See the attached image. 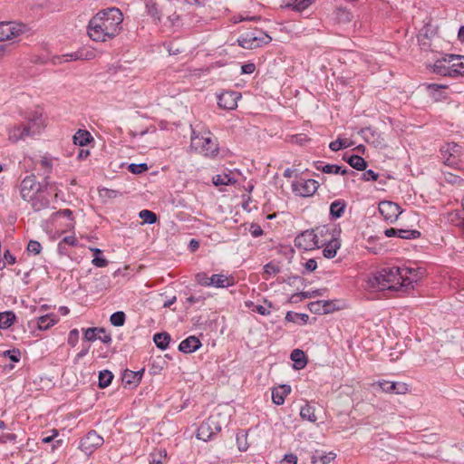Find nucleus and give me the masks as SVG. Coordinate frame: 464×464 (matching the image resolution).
Instances as JSON below:
<instances>
[{"label": "nucleus", "instance_id": "f257e3e1", "mask_svg": "<svg viewBox=\"0 0 464 464\" xmlns=\"http://www.w3.org/2000/svg\"><path fill=\"white\" fill-rule=\"evenodd\" d=\"M123 14L117 7L99 11L87 25L90 38L96 42H106L116 37L122 29Z\"/></svg>", "mask_w": 464, "mask_h": 464}, {"label": "nucleus", "instance_id": "f03ea898", "mask_svg": "<svg viewBox=\"0 0 464 464\" xmlns=\"http://www.w3.org/2000/svg\"><path fill=\"white\" fill-rule=\"evenodd\" d=\"M411 271L400 266L384 267L377 271L368 279L370 287L379 291H399L403 288L405 276Z\"/></svg>", "mask_w": 464, "mask_h": 464}, {"label": "nucleus", "instance_id": "7ed1b4c3", "mask_svg": "<svg viewBox=\"0 0 464 464\" xmlns=\"http://www.w3.org/2000/svg\"><path fill=\"white\" fill-rule=\"evenodd\" d=\"M190 147L198 153L210 159L215 158L219 151L218 140L216 138L211 137V133L209 131L199 135L196 134L193 130L191 134Z\"/></svg>", "mask_w": 464, "mask_h": 464}, {"label": "nucleus", "instance_id": "20e7f679", "mask_svg": "<svg viewBox=\"0 0 464 464\" xmlns=\"http://www.w3.org/2000/svg\"><path fill=\"white\" fill-rule=\"evenodd\" d=\"M51 187L52 184L48 180V176H45L44 182L40 183L36 180L35 175L31 174L24 178L21 181L20 195L24 200L30 201L41 190L44 188L48 189V188Z\"/></svg>", "mask_w": 464, "mask_h": 464}, {"label": "nucleus", "instance_id": "39448f33", "mask_svg": "<svg viewBox=\"0 0 464 464\" xmlns=\"http://www.w3.org/2000/svg\"><path fill=\"white\" fill-rule=\"evenodd\" d=\"M271 37L256 28L242 34L238 39V44L245 49H255L267 44L271 41Z\"/></svg>", "mask_w": 464, "mask_h": 464}, {"label": "nucleus", "instance_id": "423d86ee", "mask_svg": "<svg viewBox=\"0 0 464 464\" xmlns=\"http://www.w3.org/2000/svg\"><path fill=\"white\" fill-rule=\"evenodd\" d=\"M146 9L154 21L160 22L162 16L173 11V3L170 0H149Z\"/></svg>", "mask_w": 464, "mask_h": 464}, {"label": "nucleus", "instance_id": "0eeeda50", "mask_svg": "<svg viewBox=\"0 0 464 464\" xmlns=\"http://www.w3.org/2000/svg\"><path fill=\"white\" fill-rule=\"evenodd\" d=\"M221 429V425L217 420V417L212 415L198 428L197 437L198 440L208 441L211 440L213 435L219 432Z\"/></svg>", "mask_w": 464, "mask_h": 464}, {"label": "nucleus", "instance_id": "6e6552de", "mask_svg": "<svg viewBox=\"0 0 464 464\" xmlns=\"http://www.w3.org/2000/svg\"><path fill=\"white\" fill-rule=\"evenodd\" d=\"M295 246L305 251L319 248L318 235L314 233V230H305L295 237Z\"/></svg>", "mask_w": 464, "mask_h": 464}, {"label": "nucleus", "instance_id": "1a4fd4ad", "mask_svg": "<svg viewBox=\"0 0 464 464\" xmlns=\"http://www.w3.org/2000/svg\"><path fill=\"white\" fill-rule=\"evenodd\" d=\"M103 438L100 436L95 430L89 431L80 440V450L84 452L86 456L91 455L97 448L103 444Z\"/></svg>", "mask_w": 464, "mask_h": 464}, {"label": "nucleus", "instance_id": "9d476101", "mask_svg": "<svg viewBox=\"0 0 464 464\" xmlns=\"http://www.w3.org/2000/svg\"><path fill=\"white\" fill-rule=\"evenodd\" d=\"M25 24L14 22H0V42L17 37L25 30Z\"/></svg>", "mask_w": 464, "mask_h": 464}, {"label": "nucleus", "instance_id": "9b49d317", "mask_svg": "<svg viewBox=\"0 0 464 464\" xmlns=\"http://www.w3.org/2000/svg\"><path fill=\"white\" fill-rule=\"evenodd\" d=\"M318 187L319 184L314 179H300L292 184L293 191L295 195L300 197L313 196L316 192Z\"/></svg>", "mask_w": 464, "mask_h": 464}, {"label": "nucleus", "instance_id": "f8f14e48", "mask_svg": "<svg viewBox=\"0 0 464 464\" xmlns=\"http://www.w3.org/2000/svg\"><path fill=\"white\" fill-rule=\"evenodd\" d=\"M379 212L385 220L394 223L402 211L398 204L392 201H382L379 204Z\"/></svg>", "mask_w": 464, "mask_h": 464}, {"label": "nucleus", "instance_id": "ddd939ff", "mask_svg": "<svg viewBox=\"0 0 464 464\" xmlns=\"http://www.w3.org/2000/svg\"><path fill=\"white\" fill-rule=\"evenodd\" d=\"M240 97L241 94L237 92H224L218 97V104L222 109L234 110L237 107V101Z\"/></svg>", "mask_w": 464, "mask_h": 464}, {"label": "nucleus", "instance_id": "4468645a", "mask_svg": "<svg viewBox=\"0 0 464 464\" xmlns=\"http://www.w3.org/2000/svg\"><path fill=\"white\" fill-rule=\"evenodd\" d=\"M43 121L41 119V114L34 119L30 120L26 125H21L17 128L19 131V138L24 139L27 136H34L40 132L42 128Z\"/></svg>", "mask_w": 464, "mask_h": 464}, {"label": "nucleus", "instance_id": "2eb2a0df", "mask_svg": "<svg viewBox=\"0 0 464 464\" xmlns=\"http://www.w3.org/2000/svg\"><path fill=\"white\" fill-rule=\"evenodd\" d=\"M378 386L382 392L395 394H405L409 391V386L405 382L380 381Z\"/></svg>", "mask_w": 464, "mask_h": 464}, {"label": "nucleus", "instance_id": "dca6fc26", "mask_svg": "<svg viewBox=\"0 0 464 464\" xmlns=\"http://www.w3.org/2000/svg\"><path fill=\"white\" fill-rule=\"evenodd\" d=\"M384 235L388 237H397L403 239H416L420 237V232L414 229L387 228Z\"/></svg>", "mask_w": 464, "mask_h": 464}, {"label": "nucleus", "instance_id": "f3484780", "mask_svg": "<svg viewBox=\"0 0 464 464\" xmlns=\"http://www.w3.org/2000/svg\"><path fill=\"white\" fill-rule=\"evenodd\" d=\"M47 189L44 188L38 194H36L34 198H32L29 202H31L32 208L35 211H41L43 209H46L50 207V199L46 195Z\"/></svg>", "mask_w": 464, "mask_h": 464}, {"label": "nucleus", "instance_id": "a211bd4d", "mask_svg": "<svg viewBox=\"0 0 464 464\" xmlns=\"http://www.w3.org/2000/svg\"><path fill=\"white\" fill-rule=\"evenodd\" d=\"M324 246L323 255L326 258H334L336 256L337 250L341 246V243L338 237L334 234L332 235V238L327 243L320 242V247Z\"/></svg>", "mask_w": 464, "mask_h": 464}, {"label": "nucleus", "instance_id": "6ab92c4d", "mask_svg": "<svg viewBox=\"0 0 464 464\" xmlns=\"http://www.w3.org/2000/svg\"><path fill=\"white\" fill-rule=\"evenodd\" d=\"M235 284L233 276H227L223 274H214L209 277V286L216 288H225Z\"/></svg>", "mask_w": 464, "mask_h": 464}, {"label": "nucleus", "instance_id": "aec40b11", "mask_svg": "<svg viewBox=\"0 0 464 464\" xmlns=\"http://www.w3.org/2000/svg\"><path fill=\"white\" fill-rule=\"evenodd\" d=\"M448 64H451L453 77L464 75V56L447 54Z\"/></svg>", "mask_w": 464, "mask_h": 464}, {"label": "nucleus", "instance_id": "412c9836", "mask_svg": "<svg viewBox=\"0 0 464 464\" xmlns=\"http://www.w3.org/2000/svg\"><path fill=\"white\" fill-rule=\"evenodd\" d=\"M433 72L442 75L453 77L451 64H448L447 54L441 59H438L432 66Z\"/></svg>", "mask_w": 464, "mask_h": 464}, {"label": "nucleus", "instance_id": "4be33fe9", "mask_svg": "<svg viewBox=\"0 0 464 464\" xmlns=\"http://www.w3.org/2000/svg\"><path fill=\"white\" fill-rule=\"evenodd\" d=\"M201 346L199 339L194 335L188 336L183 340L179 345V350L184 353H191Z\"/></svg>", "mask_w": 464, "mask_h": 464}, {"label": "nucleus", "instance_id": "5701e85b", "mask_svg": "<svg viewBox=\"0 0 464 464\" xmlns=\"http://www.w3.org/2000/svg\"><path fill=\"white\" fill-rule=\"evenodd\" d=\"M143 373L144 369L136 372L126 369L122 373V382L125 383V385H133L136 387L140 382Z\"/></svg>", "mask_w": 464, "mask_h": 464}, {"label": "nucleus", "instance_id": "b1692460", "mask_svg": "<svg viewBox=\"0 0 464 464\" xmlns=\"http://www.w3.org/2000/svg\"><path fill=\"white\" fill-rule=\"evenodd\" d=\"M343 160L356 170H365L368 166L367 161L359 155L344 153Z\"/></svg>", "mask_w": 464, "mask_h": 464}, {"label": "nucleus", "instance_id": "393cba45", "mask_svg": "<svg viewBox=\"0 0 464 464\" xmlns=\"http://www.w3.org/2000/svg\"><path fill=\"white\" fill-rule=\"evenodd\" d=\"M291 392V387L287 384L280 385L272 391V401L276 405H282L285 398Z\"/></svg>", "mask_w": 464, "mask_h": 464}, {"label": "nucleus", "instance_id": "a878e982", "mask_svg": "<svg viewBox=\"0 0 464 464\" xmlns=\"http://www.w3.org/2000/svg\"><path fill=\"white\" fill-rule=\"evenodd\" d=\"M290 358L295 363V368L297 370L304 369L307 364L306 356L304 353L300 349L293 350Z\"/></svg>", "mask_w": 464, "mask_h": 464}, {"label": "nucleus", "instance_id": "bb28decb", "mask_svg": "<svg viewBox=\"0 0 464 464\" xmlns=\"http://www.w3.org/2000/svg\"><path fill=\"white\" fill-rule=\"evenodd\" d=\"M346 208V202L343 199H337L331 203L330 205V216L332 218H341L344 210Z\"/></svg>", "mask_w": 464, "mask_h": 464}, {"label": "nucleus", "instance_id": "cd10ccee", "mask_svg": "<svg viewBox=\"0 0 464 464\" xmlns=\"http://www.w3.org/2000/svg\"><path fill=\"white\" fill-rule=\"evenodd\" d=\"M92 137L88 130H79L73 135V143L80 147H84L92 140Z\"/></svg>", "mask_w": 464, "mask_h": 464}, {"label": "nucleus", "instance_id": "c85d7f7f", "mask_svg": "<svg viewBox=\"0 0 464 464\" xmlns=\"http://www.w3.org/2000/svg\"><path fill=\"white\" fill-rule=\"evenodd\" d=\"M300 417L302 420H308L312 423H314L317 420V417L315 415V409L308 402L301 407Z\"/></svg>", "mask_w": 464, "mask_h": 464}, {"label": "nucleus", "instance_id": "c756f323", "mask_svg": "<svg viewBox=\"0 0 464 464\" xmlns=\"http://www.w3.org/2000/svg\"><path fill=\"white\" fill-rule=\"evenodd\" d=\"M58 436V431L56 430H53V434L50 436H45L41 439V442L44 444H48L50 446V451L53 452L55 450L60 448L63 445V440H55Z\"/></svg>", "mask_w": 464, "mask_h": 464}, {"label": "nucleus", "instance_id": "7c9ffc66", "mask_svg": "<svg viewBox=\"0 0 464 464\" xmlns=\"http://www.w3.org/2000/svg\"><path fill=\"white\" fill-rule=\"evenodd\" d=\"M86 59L83 51H76L73 53H66L62 56H56L53 58V63H62L64 62L77 61Z\"/></svg>", "mask_w": 464, "mask_h": 464}, {"label": "nucleus", "instance_id": "2f4dec72", "mask_svg": "<svg viewBox=\"0 0 464 464\" xmlns=\"http://www.w3.org/2000/svg\"><path fill=\"white\" fill-rule=\"evenodd\" d=\"M170 339L171 338L169 334L166 332L157 333L153 336V341L156 346L162 351L166 350L169 347Z\"/></svg>", "mask_w": 464, "mask_h": 464}, {"label": "nucleus", "instance_id": "473e14b6", "mask_svg": "<svg viewBox=\"0 0 464 464\" xmlns=\"http://www.w3.org/2000/svg\"><path fill=\"white\" fill-rule=\"evenodd\" d=\"M16 316L13 311L0 313V329L9 328L15 321Z\"/></svg>", "mask_w": 464, "mask_h": 464}, {"label": "nucleus", "instance_id": "72a5a7b5", "mask_svg": "<svg viewBox=\"0 0 464 464\" xmlns=\"http://www.w3.org/2000/svg\"><path fill=\"white\" fill-rule=\"evenodd\" d=\"M57 320L53 314H46L38 318V328L40 330H47L56 324Z\"/></svg>", "mask_w": 464, "mask_h": 464}, {"label": "nucleus", "instance_id": "f704fd0d", "mask_svg": "<svg viewBox=\"0 0 464 464\" xmlns=\"http://www.w3.org/2000/svg\"><path fill=\"white\" fill-rule=\"evenodd\" d=\"M113 377L114 376L111 371H109V370L101 371L99 372L98 386L101 389H104V388L108 387L111 383Z\"/></svg>", "mask_w": 464, "mask_h": 464}, {"label": "nucleus", "instance_id": "c9c22d12", "mask_svg": "<svg viewBox=\"0 0 464 464\" xmlns=\"http://www.w3.org/2000/svg\"><path fill=\"white\" fill-rule=\"evenodd\" d=\"M291 3H287L286 6L291 7L293 10L302 12L310 6L315 0H291Z\"/></svg>", "mask_w": 464, "mask_h": 464}, {"label": "nucleus", "instance_id": "e433bc0d", "mask_svg": "<svg viewBox=\"0 0 464 464\" xmlns=\"http://www.w3.org/2000/svg\"><path fill=\"white\" fill-rule=\"evenodd\" d=\"M285 319V321L292 323H297L298 320H300L302 324H304L308 322L309 316L306 314H299L289 311L286 313Z\"/></svg>", "mask_w": 464, "mask_h": 464}, {"label": "nucleus", "instance_id": "4c0bfd02", "mask_svg": "<svg viewBox=\"0 0 464 464\" xmlns=\"http://www.w3.org/2000/svg\"><path fill=\"white\" fill-rule=\"evenodd\" d=\"M335 13L339 23H349L353 19L352 13L345 7H338Z\"/></svg>", "mask_w": 464, "mask_h": 464}, {"label": "nucleus", "instance_id": "58836bf2", "mask_svg": "<svg viewBox=\"0 0 464 464\" xmlns=\"http://www.w3.org/2000/svg\"><path fill=\"white\" fill-rule=\"evenodd\" d=\"M126 321V315L122 311H117L113 313L110 317V322L113 326H122Z\"/></svg>", "mask_w": 464, "mask_h": 464}, {"label": "nucleus", "instance_id": "ea45409f", "mask_svg": "<svg viewBox=\"0 0 464 464\" xmlns=\"http://www.w3.org/2000/svg\"><path fill=\"white\" fill-rule=\"evenodd\" d=\"M98 334H104V329L98 327L88 328L84 331L83 338L86 341L94 342L97 340Z\"/></svg>", "mask_w": 464, "mask_h": 464}, {"label": "nucleus", "instance_id": "a19ab883", "mask_svg": "<svg viewBox=\"0 0 464 464\" xmlns=\"http://www.w3.org/2000/svg\"><path fill=\"white\" fill-rule=\"evenodd\" d=\"M234 183H236V179H234L227 174L216 175L215 177H213V184L215 186L229 185Z\"/></svg>", "mask_w": 464, "mask_h": 464}, {"label": "nucleus", "instance_id": "79ce46f5", "mask_svg": "<svg viewBox=\"0 0 464 464\" xmlns=\"http://www.w3.org/2000/svg\"><path fill=\"white\" fill-rule=\"evenodd\" d=\"M352 145V143L347 139H340L338 138L336 140L332 141L329 144V148L333 151H338L342 149L348 148Z\"/></svg>", "mask_w": 464, "mask_h": 464}, {"label": "nucleus", "instance_id": "37998d69", "mask_svg": "<svg viewBox=\"0 0 464 464\" xmlns=\"http://www.w3.org/2000/svg\"><path fill=\"white\" fill-rule=\"evenodd\" d=\"M139 217L147 224H154L158 220L157 215L149 209L140 211Z\"/></svg>", "mask_w": 464, "mask_h": 464}, {"label": "nucleus", "instance_id": "c03bdc74", "mask_svg": "<svg viewBox=\"0 0 464 464\" xmlns=\"http://www.w3.org/2000/svg\"><path fill=\"white\" fill-rule=\"evenodd\" d=\"M401 268L408 269L411 272L407 273V276H405V283L403 284V287H408L413 282H417L419 279L418 271L415 268H411L407 266H402Z\"/></svg>", "mask_w": 464, "mask_h": 464}, {"label": "nucleus", "instance_id": "a18cd8bd", "mask_svg": "<svg viewBox=\"0 0 464 464\" xmlns=\"http://www.w3.org/2000/svg\"><path fill=\"white\" fill-rule=\"evenodd\" d=\"M53 217H65L69 220V224L67 227L70 228L74 227V220L72 217V211L69 208L60 209L59 211H56L53 214Z\"/></svg>", "mask_w": 464, "mask_h": 464}, {"label": "nucleus", "instance_id": "49530a36", "mask_svg": "<svg viewBox=\"0 0 464 464\" xmlns=\"http://www.w3.org/2000/svg\"><path fill=\"white\" fill-rule=\"evenodd\" d=\"M427 89L430 92V95L436 100L440 99V93L442 89H445V85L436 84V83H430L427 85Z\"/></svg>", "mask_w": 464, "mask_h": 464}, {"label": "nucleus", "instance_id": "de8ad7c7", "mask_svg": "<svg viewBox=\"0 0 464 464\" xmlns=\"http://www.w3.org/2000/svg\"><path fill=\"white\" fill-rule=\"evenodd\" d=\"M2 356L9 358L13 362H18L21 359V351L15 348L7 350L3 352Z\"/></svg>", "mask_w": 464, "mask_h": 464}, {"label": "nucleus", "instance_id": "09e8293b", "mask_svg": "<svg viewBox=\"0 0 464 464\" xmlns=\"http://www.w3.org/2000/svg\"><path fill=\"white\" fill-rule=\"evenodd\" d=\"M128 169L133 174H141L149 169L147 163L135 164L131 163L129 165Z\"/></svg>", "mask_w": 464, "mask_h": 464}, {"label": "nucleus", "instance_id": "8fccbe9b", "mask_svg": "<svg viewBox=\"0 0 464 464\" xmlns=\"http://www.w3.org/2000/svg\"><path fill=\"white\" fill-rule=\"evenodd\" d=\"M246 436L247 434L244 431L237 434V447L240 451H246L247 450Z\"/></svg>", "mask_w": 464, "mask_h": 464}, {"label": "nucleus", "instance_id": "3c124183", "mask_svg": "<svg viewBox=\"0 0 464 464\" xmlns=\"http://www.w3.org/2000/svg\"><path fill=\"white\" fill-rule=\"evenodd\" d=\"M209 277L207 273L199 272L195 275V281L202 286H209Z\"/></svg>", "mask_w": 464, "mask_h": 464}, {"label": "nucleus", "instance_id": "603ef678", "mask_svg": "<svg viewBox=\"0 0 464 464\" xmlns=\"http://www.w3.org/2000/svg\"><path fill=\"white\" fill-rule=\"evenodd\" d=\"M27 251L29 253H32L34 255H38L42 251V246L41 244L36 240H30L27 245Z\"/></svg>", "mask_w": 464, "mask_h": 464}, {"label": "nucleus", "instance_id": "864d4df0", "mask_svg": "<svg viewBox=\"0 0 464 464\" xmlns=\"http://www.w3.org/2000/svg\"><path fill=\"white\" fill-rule=\"evenodd\" d=\"M164 16H167V21L169 22L170 26H179L180 25V17L179 14L174 12V10Z\"/></svg>", "mask_w": 464, "mask_h": 464}, {"label": "nucleus", "instance_id": "5fc2aeb1", "mask_svg": "<svg viewBox=\"0 0 464 464\" xmlns=\"http://www.w3.org/2000/svg\"><path fill=\"white\" fill-rule=\"evenodd\" d=\"M308 309L313 314H324V308L322 307V300L311 302L308 304Z\"/></svg>", "mask_w": 464, "mask_h": 464}, {"label": "nucleus", "instance_id": "6e6d98bb", "mask_svg": "<svg viewBox=\"0 0 464 464\" xmlns=\"http://www.w3.org/2000/svg\"><path fill=\"white\" fill-rule=\"evenodd\" d=\"M309 140H310V138L306 134H304V133L294 135L291 138V141L293 143H295V144H298V145H301V146L304 145Z\"/></svg>", "mask_w": 464, "mask_h": 464}, {"label": "nucleus", "instance_id": "4d7b16f0", "mask_svg": "<svg viewBox=\"0 0 464 464\" xmlns=\"http://www.w3.org/2000/svg\"><path fill=\"white\" fill-rule=\"evenodd\" d=\"M322 307L324 308V314L333 313L334 311L337 310L334 301L327 300L324 301L322 300Z\"/></svg>", "mask_w": 464, "mask_h": 464}, {"label": "nucleus", "instance_id": "13d9d810", "mask_svg": "<svg viewBox=\"0 0 464 464\" xmlns=\"http://www.w3.org/2000/svg\"><path fill=\"white\" fill-rule=\"evenodd\" d=\"M341 166L335 164H325L322 166V171L327 174H339Z\"/></svg>", "mask_w": 464, "mask_h": 464}, {"label": "nucleus", "instance_id": "bf43d9fd", "mask_svg": "<svg viewBox=\"0 0 464 464\" xmlns=\"http://www.w3.org/2000/svg\"><path fill=\"white\" fill-rule=\"evenodd\" d=\"M40 164L45 169V176L49 177L53 168L52 160L47 157H43L40 160Z\"/></svg>", "mask_w": 464, "mask_h": 464}, {"label": "nucleus", "instance_id": "052dcab7", "mask_svg": "<svg viewBox=\"0 0 464 464\" xmlns=\"http://www.w3.org/2000/svg\"><path fill=\"white\" fill-rule=\"evenodd\" d=\"M79 340V331L77 329H72L69 332L68 335V343L74 347Z\"/></svg>", "mask_w": 464, "mask_h": 464}, {"label": "nucleus", "instance_id": "680f3d73", "mask_svg": "<svg viewBox=\"0 0 464 464\" xmlns=\"http://www.w3.org/2000/svg\"><path fill=\"white\" fill-rule=\"evenodd\" d=\"M335 458V454L329 453L327 455H321L319 457L314 456L313 457V462H315L317 459H320L322 464H329Z\"/></svg>", "mask_w": 464, "mask_h": 464}, {"label": "nucleus", "instance_id": "e2e57ef3", "mask_svg": "<svg viewBox=\"0 0 464 464\" xmlns=\"http://www.w3.org/2000/svg\"><path fill=\"white\" fill-rule=\"evenodd\" d=\"M379 177V174L374 172L372 169L365 170L364 173L362 175V179L365 181L369 180H377Z\"/></svg>", "mask_w": 464, "mask_h": 464}, {"label": "nucleus", "instance_id": "0e129e2a", "mask_svg": "<svg viewBox=\"0 0 464 464\" xmlns=\"http://www.w3.org/2000/svg\"><path fill=\"white\" fill-rule=\"evenodd\" d=\"M92 263L96 267H105L109 264L108 260L106 258L101 256H94V258L92 259Z\"/></svg>", "mask_w": 464, "mask_h": 464}, {"label": "nucleus", "instance_id": "69168bd1", "mask_svg": "<svg viewBox=\"0 0 464 464\" xmlns=\"http://www.w3.org/2000/svg\"><path fill=\"white\" fill-rule=\"evenodd\" d=\"M279 271H280L279 266L272 262H269L268 264H266L265 266V273H266V274L276 275V274L279 273Z\"/></svg>", "mask_w": 464, "mask_h": 464}, {"label": "nucleus", "instance_id": "338daca9", "mask_svg": "<svg viewBox=\"0 0 464 464\" xmlns=\"http://www.w3.org/2000/svg\"><path fill=\"white\" fill-rule=\"evenodd\" d=\"M256 65L253 63H247L241 66V73L251 74L255 72Z\"/></svg>", "mask_w": 464, "mask_h": 464}, {"label": "nucleus", "instance_id": "774afa93", "mask_svg": "<svg viewBox=\"0 0 464 464\" xmlns=\"http://www.w3.org/2000/svg\"><path fill=\"white\" fill-rule=\"evenodd\" d=\"M297 457L295 454H285L281 464H296Z\"/></svg>", "mask_w": 464, "mask_h": 464}]
</instances>
